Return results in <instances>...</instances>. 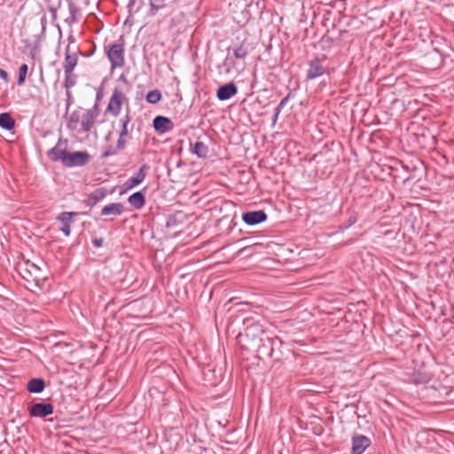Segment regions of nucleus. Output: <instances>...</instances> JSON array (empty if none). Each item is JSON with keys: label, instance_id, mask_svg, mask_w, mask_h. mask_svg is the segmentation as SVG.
<instances>
[{"label": "nucleus", "instance_id": "f257e3e1", "mask_svg": "<svg viewBox=\"0 0 454 454\" xmlns=\"http://www.w3.org/2000/svg\"><path fill=\"white\" fill-rule=\"evenodd\" d=\"M70 43L66 48V58L63 63V68L66 74V81L64 86L67 89V106H69L72 95L68 89L73 87L76 83V75L73 74V70L77 65L78 56L81 53L79 47L74 43L73 36L69 37Z\"/></svg>", "mask_w": 454, "mask_h": 454}, {"label": "nucleus", "instance_id": "f03ea898", "mask_svg": "<svg viewBox=\"0 0 454 454\" xmlns=\"http://www.w3.org/2000/svg\"><path fill=\"white\" fill-rule=\"evenodd\" d=\"M90 155L88 152H68L59 150V160L67 167H82L89 163Z\"/></svg>", "mask_w": 454, "mask_h": 454}, {"label": "nucleus", "instance_id": "7ed1b4c3", "mask_svg": "<svg viewBox=\"0 0 454 454\" xmlns=\"http://www.w3.org/2000/svg\"><path fill=\"white\" fill-rule=\"evenodd\" d=\"M245 332L239 334L241 338L252 342L254 346L257 342L264 340L266 335L263 325L252 318L244 319Z\"/></svg>", "mask_w": 454, "mask_h": 454}, {"label": "nucleus", "instance_id": "20e7f679", "mask_svg": "<svg viewBox=\"0 0 454 454\" xmlns=\"http://www.w3.org/2000/svg\"><path fill=\"white\" fill-rule=\"evenodd\" d=\"M119 42L109 45L108 48L105 47L108 59L111 63V70L115 68L122 67L125 65L124 57V40L122 37L120 38Z\"/></svg>", "mask_w": 454, "mask_h": 454}, {"label": "nucleus", "instance_id": "39448f33", "mask_svg": "<svg viewBox=\"0 0 454 454\" xmlns=\"http://www.w3.org/2000/svg\"><path fill=\"white\" fill-rule=\"evenodd\" d=\"M99 115V107L95 104L90 109H87L82 114L81 119V129L79 132L88 133L93 128L97 118Z\"/></svg>", "mask_w": 454, "mask_h": 454}, {"label": "nucleus", "instance_id": "423d86ee", "mask_svg": "<svg viewBox=\"0 0 454 454\" xmlns=\"http://www.w3.org/2000/svg\"><path fill=\"white\" fill-rule=\"evenodd\" d=\"M126 101H128V98L123 90L117 87L114 88L106 108L107 112L114 116L119 115L121 106Z\"/></svg>", "mask_w": 454, "mask_h": 454}, {"label": "nucleus", "instance_id": "0eeeda50", "mask_svg": "<svg viewBox=\"0 0 454 454\" xmlns=\"http://www.w3.org/2000/svg\"><path fill=\"white\" fill-rule=\"evenodd\" d=\"M282 341L278 337L265 336L264 340L257 342L254 347L257 348L261 355L272 357L276 347H280Z\"/></svg>", "mask_w": 454, "mask_h": 454}, {"label": "nucleus", "instance_id": "6e6552de", "mask_svg": "<svg viewBox=\"0 0 454 454\" xmlns=\"http://www.w3.org/2000/svg\"><path fill=\"white\" fill-rule=\"evenodd\" d=\"M53 411L54 406L46 403H35L29 409L30 415L36 418H44L52 414Z\"/></svg>", "mask_w": 454, "mask_h": 454}, {"label": "nucleus", "instance_id": "1a4fd4ad", "mask_svg": "<svg viewBox=\"0 0 454 454\" xmlns=\"http://www.w3.org/2000/svg\"><path fill=\"white\" fill-rule=\"evenodd\" d=\"M370 438L362 434H356L352 437L351 454H363L371 445Z\"/></svg>", "mask_w": 454, "mask_h": 454}, {"label": "nucleus", "instance_id": "9d476101", "mask_svg": "<svg viewBox=\"0 0 454 454\" xmlns=\"http://www.w3.org/2000/svg\"><path fill=\"white\" fill-rule=\"evenodd\" d=\"M325 72V67L322 65L318 58L311 59L309 63V69L306 74V80H314L322 76Z\"/></svg>", "mask_w": 454, "mask_h": 454}, {"label": "nucleus", "instance_id": "9b49d317", "mask_svg": "<svg viewBox=\"0 0 454 454\" xmlns=\"http://www.w3.org/2000/svg\"><path fill=\"white\" fill-rule=\"evenodd\" d=\"M242 220L247 225H256L267 220V214L263 210L248 211L242 215Z\"/></svg>", "mask_w": 454, "mask_h": 454}, {"label": "nucleus", "instance_id": "f8f14e48", "mask_svg": "<svg viewBox=\"0 0 454 454\" xmlns=\"http://www.w3.org/2000/svg\"><path fill=\"white\" fill-rule=\"evenodd\" d=\"M154 129L159 133H166L173 129L172 121L165 116L158 115L153 119V122Z\"/></svg>", "mask_w": 454, "mask_h": 454}, {"label": "nucleus", "instance_id": "ddd939ff", "mask_svg": "<svg viewBox=\"0 0 454 454\" xmlns=\"http://www.w3.org/2000/svg\"><path fill=\"white\" fill-rule=\"evenodd\" d=\"M77 212H63L59 215V221L60 222L59 230L66 235L69 236L71 232L70 225L73 223V217L78 215Z\"/></svg>", "mask_w": 454, "mask_h": 454}, {"label": "nucleus", "instance_id": "4468645a", "mask_svg": "<svg viewBox=\"0 0 454 454\" xmlns=\"http://www.w3.org/2000/svg\"><path fill=\"white\" fill-rule=\"evenodd\" d=\"M238 93V88L233 82H229L218 88L216 97L219 100L224 101L230 99Z\"/></svg>", "mask_w": 454, "mask_h": 454}, {"label": "nucleus", "instance_id": "2eb2a0df", "mask_svg": "<svg viewBox=\"0 0 454 454\" xmlns=\"http://www.w3.org/2000/svg\"><path fill=\"white\" fill-rule=\"evenodd\" d=\"M148 169V166L144 164L134 176L129 177L124 184L126 189H132L140 184L145 178V170Z\"/></svg>", "mask_w": 454, "mask_h": 454}, {"label": "nucleus", "instance_id": "dca6fc26", "mask_svg": "<svg viewBox=\"0 0 454 454\" xmlns=\"http://www.w3.org/2000/svg\"><path fill=\"white\" fill-rule=\"evenodd\" d=\"M108 194V192L106 188H97L95 189L89 196L86 200L87 206H90V207L97 205L99 201L104 200L106 195Z\"/></svg>", "mask_w": 454, "mask_h": 454}, {"label": "nucleus", "instance_id": "f3484780", "mask_svg": "<svg viewBox=\"0 0 454 454\" xmlns=\"http://www.w3.org/2000/svg\"><path fill=\"white\" fill-rule=\"evenodd\" d=\"M191 152L199 158L206 159L208 155L209 149L204 142L198 140L194 144L191 143Z\"/></svg>", "mask_w": 454, "mask_h": 454}, {"label": "nucleus", "instance_id": "a211bd4d", "mask_svg": "<svg viewBox=\"0 0 454 454\" xmlns=\"http://www.w3.org/2000/svg\"><path fill=\"white\" fill-rule=\"evenodd\" d=\"M123 212V205L121 203H110L101 209V215H121Z\"/></svg>", "mask_w": 454, "mask_h": 454}, {"label": "nucleus", "instance_id": "6ab92c4d", "mask_svg": "<svg viewBox=\"0 0 454 454\" xmlns=\"http://www.w3.org/2000/svg\"><path fill=\"white\" fill-rule=\"evenodd\" d=\"M45 388V382L42 378L31 379L27 384V389L29 393L39 394Z\"/></svg>", "mask_w": 454, "mask_h": 454}, {"label": "nucleus", "instance_id": "aec40b11", "mask_svg": "<svg viewBox=\"0 0 454 454\" xmlns=\"http://www.w3.org/2000/svg\"><path fill=\"white\" fill-rule=\"evenodd\" d=\"M128 201L136 209H140L145 204V198L142 192H137L129 197Z\"/></svg>", "mask_w": 454, "mask_h": 454}, {"label": "nucleus", "instance_id": "412c9836", "mask_svg": "<svg viewBox=\"0 0 454 454\" xmlns=\"http://www.w3.org/2000/svg\"><path fill=\"white\" fill-rule=\"evenodd\" d=\"M58 345L59 349H61V351L59 352V356L67 359L68 356L73 354L74 346V343L59 340Z\"/></svg>", "mask_w": 454, "mask_h": 454}, {"label": "nucleus", "instance_id": "4be33fe9", "mask_svg": "<svg viewBox=\"0 0 454 454\" xmlns=\"http://www.w3.org/2000/svg\"><path fill=\"white\" fill-rule=\"evenodd\" d=\"M82 114L80 111H74L71 114L67 120V128L70 130H77L79 122H81Z\"/></svg>", "mask_w": 454, "mask_h": 454}, {"label": "nucleus", "instance_id": "5701e85b", "mask_svg": "<svg viewBox=\"0 0 454 454\" xmlns=\"http://www.w3.org/2000/svg\"><path fill=\"white\" fill-rule=\"evenodd\" d=\"M0 127L11 130L14 128V121L10 114L3 113L0 114Z\"/></svg>", "mask_w": 454, "mask_h": 454}, {"label": "nucleus", "instance_id": "b1692460", "mask_svg": "<svg viewBox=\"0 0 454 454\" xmlns=\"http://www.w3.org/2000/svg\"><path fill=\"white\" fill-rule=\"evenodd\" d=\"M27 272L33 278V280L38 282L40 279H43V277L41 274V270L35 264L31 263L27 264Z\"/></svg>", "mask_w": 454, "mask_h": 454}, {"label": "nucleus", "instance_id": "393cba45", "mask_svg": "<svg viewBox=\"0 0 454 454\" xmlns=\"http://www.w3.org/2000/svg\"><path fill=\"white\" fill-rule=\"evenodd\" d=\"M145 99L150 104H157L161 99V92H160V90H158V89L150 90L147 93V95L145 97Z\"/></svg>", "mask_w": 454, "mask_h": 454}, {"label": "nucleus", "instance_id": "a878e982", "mask_svg": "<svg viewBox=\"0 0 454 454\" xmlns=\"http://www.w3.org/2000/svg\"><path fill=\"white\" fill-rule=\"evenodd\" d=\"M131 121V117L129 114H125L121 120V130L120 132L121 137H127L129 135L128 125Z\"/></svg>", "mask_w": 454, "mask_h": 454}, {"label": "nucleus", "instance_id": "bb28decb", "mask_svg": "<svg viewBox=\"0 0 454 454\" xmlns=\"http://www.w3.org/2000/svg\"><path fill=\"white\" fill-rule=\"evenodd\" d=\"M247 49L244 46V44H240L239 47L233 49V54L236 59H245L247 56Z\"/></svg>", "mask_w": 454, "mask_h": 454}, {"label": "nucleus", "instance_id": "cd10ccee", "mask_svg": "<svg viewBox=\"0 0 454 454\" xmlns=\"http://www.w3.org/2000/svg\"><path fill=\"white\" fill-rule=\"evenodd\" d=\"M151 11L153 14L166 5V0H150Z\"/></svg>", "mask_w": 454, "mask_h": 454}, {"label": "nucleus", "instance_id": "c85d7f7f", "mask_svg": "<svg viewBox=\"0 0 454 454\" xmlns=\"http://www.w3.org/2000/svg\"><path fill=\"white\" fill-rule=\"evenodd\" d=\"M127 8L129 13L137 12L141 8V0H129Z\"/></svg>", "mask_w": 454, "mask_h": 454}, {"label": "nucleus", "instance_id": "c756f323", "mask_svg": "<svg viewBox=\"0 0 454 454\" xmlns=\"http://www.w3.org/2000/svg\"><path fill=\"white\" fill-rule=\"evenodd\" d=\"M27 73V66L26 64H22L19 68V77L18 83L22 84L26 79V75Z\"/></svg>", "mask_w": 454, "mask_h": 454}, {"label": "nucleus", "instance_id": "7c9ffc66", "mask_svg": "<svg viewBox=\"0 0 454 454\" xmlns=\"http://www.w3.org/2000/svg\"><path fill=\"white\" fill-rule=\"evenodd\" d=\"M430 378L427 375H421L419 373L414 374L413 380L416 384L419 383H427L429 381Z\"/></svg>", "mask_w": 454, "mask_h": 454}, {"label": "nucleus", "instance_id": "2f4dec72", "mask_svg": "<svg viewBox=\"0 0 454 454\" xmlns=\"http://www.w3.org/2000/svg\"><path fill=\"white\" fill-rule=\"evenodd\" d=\"M125 137H121V135L119 136V139L117 141V145H116L117 151H121L125 148V146H126Z\"/></svg>", "mask_w": 454, "mask_h": 454}, {"label": "nucleus", "instance_id": "473e14b6", "mask_svg": "<svg viewBox=\"0 0 454 454\" xmlns=\"http://www.w3.org/2000/svg\"><path fill=\"white\" fill-rule=\"evenodd\" d=\"M48 156L51 160L57 161V145L49 150Z\"/></svg>", "mask_w": 454, "mask_h": 454}, {"label": "nucleus", "instance_id": "72a5a7b5", "mask_svg": "<svg viewBox=\"0 0 454 454\" xmlns=\"http://www.w3.org/2000/svg\"><path fill=\"white\" fill-rule=\"evenodd\" d=\"M116 148L109 147L106 152L102 153V158H107L109 156L114 155L117 153Z\"/></svg>", "mask_w": 454, "mask_h": 454}, {"label": "nucleus", "instance_id": "f704fd0d", "mask_svg": "<svg viewBox=\"0 0 454 454\" xmlns=\"http://www.w3.org/2000/svg\"><path fill=\"white\" fill-rule=\"evenodd\" d=\"M289 99V95H287L286 97H285L280 102L279 104L277 106V107L275 108L277 110V112H281V110L283 109V107L286 105L287 101Z\"/></svg>", "mask_w": 454, "mask_h": 454}, {"label": "nucleus", "instance_id": "c9c22d12", "mask_svg": "<svg viewBox=\"0 0 454 454\" xmlns=\"http://www.w3.org/2000/svg\"><path fill=\"white\" fill-rule=\"evenodd\" d=\"M95 247H100L103 245V239H96L92 241Z\"/></svg>", "mask_w": 454, "mask_h": 454}, {"label": "nucleus", "instance_id": "e433bc0d", "mask_svg": "<svg viewBox=\"0 0 454 454\" xmlns=\"http://www.w3.org/2000/svg\"><path fill=\"white\" fill-rule=\"evenodd\" d=\"M0 78H2L4 81H7L8 74L4 69L0 68Z\"/></svg>", "mask_w": 454, "mask_h": 454}, {"label": "nucleus", "instance_id": "4c0bfd02", "mask_svg": "<svg viewBox=\"0 0 454 454\" xmlns=\"http://www.w3.org/2000/svg\"><path fill=\"white\" fill-rule=\"evenodd\" d=\"M279 114H280V112H277V110L275 109L274 115L272 118L273 125L277 122Z\"/></svg>", "mask_w": 454, "mask_h": 454}, {"label": "nucleus", "instance_id": "58836bf2", "mask_svg": "<svg viewBox=\"0 0 454 454\" xmlns=\"http://www.w3.org/2000/svg\"><path fill=\"white\" fill-rule=\"evenodd\" d=\"M356 220H357V218H356V215H351V216L349 217V223H348V225L347 227H348V226H350V225L354 224V223L356 222Z\"/></svg>", "mask_w": 454, "mask_h": 454}, {"label": "nucleus", "instance_id": "ea45409f", "mask_svg": "<svg viewBox=\"0 0 454 454\" xmlns=\"http://www.w3.org/2000/svg\"><path fill=\"white\" fill-rule=\"evenodd\" d=\"M50 10H51V12L52 14V17L55 19L57 17V9L51 7Z\"/></svg>", "mask_w": 454, "mask_h": 454}, {"label": "nucleus", "instance_id": "a19ab883", "mask_svg": "<svg viewBox=\"0 0 454 454\" xmlns=\"http://www.w3.org/2000/svg\"><path fill=\"white\" fill-rule=\"evenodd\" d=\"M120 79L123 80L126 83H128V81L123 74L121 75Z\"/></svg>", "mask_w": 454, "mask_h": 454}, {"label": "nucleus", "instance_id": "79ce46f5", "mask_svg": "<svg viewBox=\"0 0 454 454\" xmlns=\"http://www.w3.org/2000/svg\"><path fill=\"white\" fill-rule=\"evenodd\" d=\"M58 31H59V36H60V35H61V30H60V27H59V28H58Z\"/></svg>", "mask_w": 454, "mask_h": 454}, {"label": "nucleus", "instance_id": "37998d69", "mask_svg": "<svg viewBox=\"0 0 454 454\" xmlns=\"http://www.w3.org/2000/svg\"><path fill=\"white\" fill-rule=\"evenodd\" d=\"M58 334H59V337L60 335H63L60 332H58Z\"/></svg>", "mask_w": 454, "mask_h": 454}]
</instances>
